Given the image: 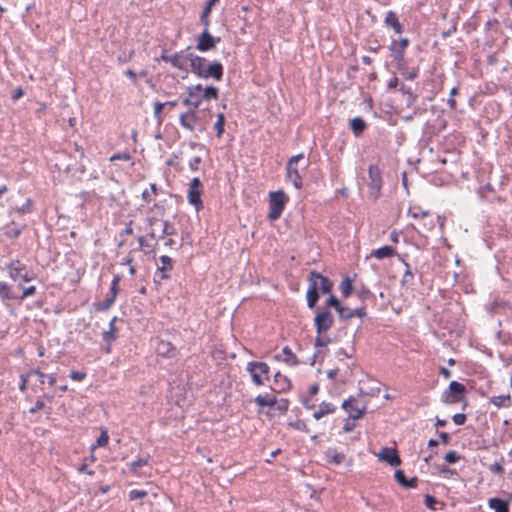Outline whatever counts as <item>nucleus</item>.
I'll list each match as a JSON object with an SVG mask.
<instances>
[{
	"label": "nucleus",
	"instance_id": "1",
	"mask_svg": "<svg viewBox=\"0 0 512 512\" xmlns=\"http://www.w3.org/2000/svg\"><path fill=\"white\" fill-rule=\"evenodd\" d=\"M332 288L333 282L328 277L315 270L311 271L308 277V289L306 293L307 306L313 309L320 298V293H331Z\"/></svg>",
	"mask_w": 512,
	"mask_h": 512
},
{
	"label": "nucleus",
	"instance_id": "2",
	"mask_svg": "<svg viewBox=\"0 0 512 512\" xmlns=\"http://www.w3.org/2000/svg\"><path fill=\"white\" fill-rule=\"evenodd\" d=\"M191 71L200 78H213L220 81L223 77V66L220 62L209 63L203 57L190 54Z\"/></svg>",
	"mask_w": 512,
	"mask_h": 512
},
{
	"label": "nucleus",
	"instance_id": "3",
	"mask_svg": "<svg viewBox=\"0 0 512 512\" xmlns=\"http://www.w3.org/2000/svg\"><path fill=\"white\" fill-rule=\"evenodd\" d=\"M288 197L283 191L270 192L269 194V214L270 220H277L280 218Z\"/></svg>",
	"mask_w": 512,
	"mask_h": 512
},
{
	"label": "nucleus",
	"instance_id": "4",
	"mask_svg": "<svg viewBox=\"0 0 512 512\" xmlns=\"http://www.w3.org/2000/svg\"><path fill=\"white\" fill-rule=\"evenodd\" d=\"M247 371L250 373L253 383L257 386L263 385L269 379L270 369L264 362H249Z\"/></svg>",
	"mask_w": 512,
	"mask_h": 512
},
{
	"label": "nucleus",
	"instance_id": "5",
	"mask_svg": "<svg viewBox=\"0 0 512 512\" xmlns=\"http://www.w3.org/2000/svg\"><path fill=\"white\" fill-rule=\"evenodd\" d=\"M368 187L369 195L372 199L376 200L382 189V177L381 171L376 165H370L368 168Z\"/></svg>",
	"mask_w": 512,
	"mask_h": 512
},
{
	"label": "nucleus",
	"instance_id": "6",
	"mask_svg": "<svg viewBox=\"0 0 512 512\" xmlns=\"http://www.w3.org/2000/svg\"><path fill=\"white\" fill-rule=\"evenodd\" d=\"M303 158L304 155L302 153L297 154L289 159L286 166V178L297 189L301 188L302 186V180L297 169V163Z\"/></svg>",
	"mask_w": 512,
	"mask_h": 512
},
{
	"label": "nucleus",
	"instance_id": "7",
	"mask_svg": "<svg viewBox=\"0 0 512 512\" xmlns=\"http://www.w3.org/2000/svg\"><path fill=\"white\" fill-rule=\"evenodd\" d=\"M465 386L457 381L450 382L448 389L443 393L442 401L446 404H455L463 399Z\"/></svg>",
	"mask_w": 512,
	"mask_h": 512
},
{
	"label": "nucleus",
	"instance_id": "8",
	"mask_svg": "<svg viewBox=\"0 0 512 512\" xmlns=\"http://www.w3.org/2000/svg\"><path fill=\"white\" fill-rule=\"evenodd\" d=\"M203 192V186L199 178H193L189 184L187 191L188 202L193 205L196 210H200L203 207L201 201V195Z\"/></svg>",
	"mask_w": 512,
	"mask_h": 512
},
{
	"label": "nucleus",
	"instance_id": "9",
	"mask_svg": "<svg viewBox=\"0 0 512 512\" xmlns=\"http://www.w3.org/2000/svg\"><path fill=\"white\" fill-rule=\"evenodd\" d=\"M334 324L332 313L328 309L318 312L314 318L317 334H325Z\"/></svg>",
	"mask_w": 512,
	"mask_h": 512
},
{
	"label": "nucleus",
	"instance_id": "10",
	"mask_svg": "<svg viewBox=\"0 0 512 512\" xmlns=\"http://www.w3.org/2000/svg\"><path fill=\"white\" fill-rule=\"evenodd\" d=\"M342 407L348 411L349 418L353 420L361 418L366 410V406L364 404H360L359 401L354 398L345 400Z\"/></svg>",
	"mask_w": 512,
	"mask_h": 512
},
{
	"label": "nucleus",
	"instance_id": "11",
	"mask_svg": "<svg viewBox=\"0 0 512 512\" xmlns=\"http://www.w3.org/2000/svg\"><path fill=\"white\" fill-rule=\"evenodd\" d=\"M204 27V31L200 35L197 43V49L202 52L213 49L216 43L220 40L219 38H214L210 35L208 31L209 26Z\"/></svg>",
	"mask_w": 512,
	"mask_h": 512
},
{
	"label": "nucleus",
	"instance_id": "12",
	"mask_svg": "<svg viewBox=\"0 0 512 512\" xmlns=\"http://www.w3.org/2000/svg\"><path fill=\"white\" fill-rule=\"evenodd\" d=\"M409 44V40L407 38H402L401 40H393L390 45L391 56L394 60L400 62L403 60L404 51Z\"/></svg>",
	"mask_w": 512,
	"mask_h": 512
},
{
	"label": "nucleus",
	"instance_id": "13",
	"mask_svg": "<svg viewBox=\"0 0 512 512\" xmlns=\"http://www.w3.org/2000/svg\"><path fill=\"white\" fill-rule=\"evenodd\" d=\"M197 121L198 117L194 109H189L187 112L182 113L179 117L180 125L189 131L195 130Z\"/></svg>",
	"mask_w": 512,
	"mask_h": 512
},
{
	"label": "nucleus",
	"instance_id": "14",
	"mask_svg": "<svg viewBox=\"0 0 512 512\" xmlns=\"http://www.w3.org/2000/svg\"><path fill=\"white\" fill-rule=\"evenodd\" d=\"M378 458L379 460L386 462L391 466H398L401 463L397 451L388 447L381 449L380 453L378 454Z\"/></svg>",
	"mask_w": 512,
	"mask_h": 512
},
{
	"label": "nucleus",
	"instance_id": "15",
	"mask_svg": "<svg viewBox=\"0 0 512 512\" xmlns=\"http://www.w3.org/2000/svg\"><path fill=\"white\" fill-rule=\"evenodd\" d=\"M190 54L191 53H176L172 56H163L162 58L164 61L170 62L176 68L186 69Z\"/></svg>",
	"mask_w": 512,
	"mask_h": 512
},
{
	"label": "nucleus",
	"instance_id": "16",
	"mask_svg": "<svg viewBox=\"0 0 512 512\" xmlns=\"http://www.w3.org/2000/svg\"><path fill=\"white\" fill-rule=\"evenodd\" d=\"M156 352L159 356L172 358L176 355V348L169 341L159 340L156 346Z\"/></svg>",
	"mask_w": 512,
	"mask_h": 512
},
{
	"label": "nucleus",
	"instance_id": "17",
	"mask_svg": "<svg viewBox=\"0 0 512 512\" xmlns=\"http://www.w3.org/2000/svg\"><path fill=\"white\" fill-rule=\"evenodd\" d=\"M6 269L8 270L10 278L16 281L20 279L22 272L26 270V266L19 260H15L10 262L6 266Z\"/></svg>",
	"mask_w": 512,
	"mask_h": 512
},
{
	"label": "nucleus",
	"instance_id": "18",
	"mask_svg": "<svg viewBox=\"0 0 512 512\" xmlns=\"http://www.w3.org/2000/svg\"><path fill=\"white\" fill-rule=\"evenodd\" d=\"M325 460L329 464L340 465L345 460V455L335 448H328L325 451Z\"/></svg>",
	"mask_w": 512,
	"mask_h": 512
},
{
	"label": "nucleus",
	"instance_id": "19",
	"mask_svg": "<svg viewBox=\"0 0 512 512\" xmlns=\"http://www.w3.org/2000/svg\"><path fill=\"white\" fill-rule=\"evenodd\" d=\"M384 22L388 27L392 28L396 34H401L403 32V26L393 11L387 12Z\"/></svg>",
	"mask_w": 512,
	"mask_h": 512
},
{
	"label": "nucleus",
	"instance_id": "20",
	"mask_svg": "<svg viewBox=\"0 0 512 512\" xmlns=\"http://www.w3.org/2000/svg\"><path fill=\"white\" fill-rule=\"evenodd\" d=\"M488 506L495 512H509V501L500 498H490Z\"/></svg>",
	"mask_w": 512,
	"mask_h": 512
},
{
	"label": "nucleus",
	"instance_id": "21",
	"mask_svg": "<svg viewBox=\"0 0 512 512\" xmlns=\"http://www.w3.org/2000/svg\"><path fill=\"white\" fill-rule=\"evenodd\" d=\"M336 411V407L332 403L322 402L319 405L318 410L313 413L315 420H320L322 417L328 414H333Z\"/></svg>",
	"mask_w": 512,
	"mask_h": 512
},
{
	"label": "nucleus",
	"instance_id": "22",
	"mask_svg": "<svg viewBox=\"0 0 512 512\" xmlns=\"http://www.w3.org/2000/svg\"><path fill=\"white\" fill-rule=\"evenodd\" d=\"M366 315L365 309L363 307L357 309H349L343 306V310L340 311L339 317L344 320L351 319L353 317H364Z\"/></svg>",
	"mask_w": 512,
	"mask_h": 512
},
{
	"label": "nucleus",
	"instance_id": "23",
	"mask_svg": "<svg viewBox=\"0 0 512 512\" xmlns=\"http://www.w3.org/2000/svg\"><path fill=\"white\" fill-rule=\"evenodd\" d=\"M394 254L395 250L390 246H383L371 252V256L377 258L378 260L390 258L394 256Z\"/></svg>",
	"mask_w": 512,
	"mask_h": 512
},
{
	"label": "nucleus",
	"instance_id": "24",
	"mask_svg": "<svg viewBox=\"0 0 512 512\" xmlns=\"http://www.w3.org/2000/svg\"><path fill=\"white\" fill-rule=\"evenodd\" d=\"M161 262V266L158 268V270L161 272V279H168L169 275L167 274L168 271L172 269V259L167 256L163 255L159 258Z\"/></svg>",
	"mask_w": 512,
	"mask_h": 512
},
{
	"label": "nucleus",
	"instance_id": "25",
	"mask_svg": "<svg viewBox=\"0 0 512 512\" xmlns=\"http://www.w3.org/2000/svg\"><path fill=\"white\" fill-rule=\"evenodd\" d=\"M350 128L355 136H360L366 129V122L361 117H355L350 120Z\"/></svg>",
	"mask_w": 512,
	"mask_h": 512
},
{
	"label": "nucleus",
	"instance_id": "26",
	"mask_svg": "<svg viewBox=\"0 0 512 512\" xmlns=\"http://www.w3.org/2000/svg\"><path fill=\"white\" fill-rule=\"evenodd\" d=\"M182 103L185 106H188L189 109H194V111H196L201 103V98L198 94L195 95L193 92L188 90V97H186Z\"/></svg>",
	"mask_w": 512,
	"mask_h": 512
},
{
	"label": "nucleus",
	"instance_id": "27",
	"mask_svg": "<svg viewBox=\"0 0 512 512\" xmlns=\"http://www.w3.org/2000/svg\"><path fill=\"white\" fill-rule=\"evenodd\" d=\"M490 403L497 408L509 407L511 404V397L509 394L493 396L490 398Z\"/></svg>",
	"mask_w": 512,
	"mask_h": 512
},
{
	"label": "nucleus",
	"instance_id": "28",
	"mask_svg": "<svg viewBox=\"0 0 512 512\" xmlns=\"http://www.w3.org/2000/svg\"><path fill=\"white\" fill-rule=\"evenodd\" d=\"M219 0H208L207 3L205 4V7L203 9V12L201 14V22L203 23L204 26H209L210 25V21H209V15L211 13V10L212 8L215 6V4L218 2Z\"/></svg>",
	"mask_w": 512,
	"mask_h": 512
},
{
	"label": "nucleus",
	"instance_id": "29",
	"mask_svg": "<svg viewBox=\"0 0 512 512\" xmlns=\"http://www.w3.org/2000/svg\"><path fill=\"white\" fill-rule=\"evenodd\" d=\"M255 402L260 407H273L276 404V398L271 395H258L255 398Z\"/></svg>",
	"mask_w": 512,
	"mask_h": 512
},
{
	"label": "nucleus",
	"instance_id": "30",
	"mask_svg": "<svg viewBox=\"0 0 512 512\" xmlns=\"http://www.w3.org/2000/svg\"><path fill=\"white\" fill-rule=\"evenodd\" d=\"M282 353L284 356L283 361L286 362L288 365L295 366L298 364L297 357L294 355V353L288 346L283 347Z\"/></svg>",
	"mask_w": 512,
	"mask_h": 512
},
{
	"label": "nucleus",
	"instance_id": "31",
	"mask_svg": "<svg viewBox=\"0 0 512 512\" xmlns=\"http://www.w3.org/2000/svg\"><path fill=\"white\" fill-rule=\"evenodd\" d=\"M148 460H149V458H148V457H146V458H139V459H137V460H135V461L131 462V463L129 464V470H130V472H131V473H133V474H135V475H140V473H139V469H140L141 467L146 466V465L148 464Z\"/></svg>",
	"mask_w": 512,
	"mask_h": 512
},
{
	"label": "nucleus",
	"instance_id": "32",
	"mask_svg": "<svg viewBox=\"0 0 512 512\" xmlns=\"http://www.w3.org/2000/svg\"><path fill=\"white\" fill-rule=\"evenodd\" d=\"M340 290H341V293L342 295L347 298L351 295L352 293V290H353V286H352V280L348 277H346L344 280H342V282L340 283V286H339Z\"/></svg>",
	"mask_w": 512,
	"mask_h": 512
},
{
	"label": "nucleus",
	"instance_id": "33",
	"mask_svg": "<svg viewBox=\"0 0 512 512\" xmlns=\"http://www.w3.org/2000/svg\"><path fill=\"white\" fill-rule=\"evenodd\" d=\"M329 307H333L338 312V314L340 313L341 310H343V305L332 294L326 300V309L329 308Z\"/></svg>",
	"mask_w": 512,
	"mask_h": 512
},
{
	"label": "nucleus",
	"instance_id": "34",
	"mask_svg": "<svg viewBox=\"0 0 512 512\" xmlns=\"http://www.w3.org/2000/svg\"><path fill=\"white\" fill-rule=\"evenodd\" d=\"M408 214L414 219L425 218L429 215L428 210H423L420 207H413L409 209Z\"/></svg>",
	"mask_w": 512,
	"mask_h": 512
},
{
	"label": "nucleus",
	"instance_id": "35",
	"mask_svg": "<svg viewBox=\"0 0 512 512\" xmlns=\"http://www.w3.org/2000/svg\"><path fill=\"white\" fill-rule=\"evenodd\" d=\"M224 124H225V116L220 113L217 116V121L214 124V129L216 130L217 136L221 137L224 132Z\"/></svg>",
	"mask_w": 512,
	"mask_h": 512
},
{
	"label": "nucleus",
	"instance_id": "36",
	"mask_svg": "<svg viewBox=\"0 0 512 512\" xmlns=\"http://www.w3.org/2000/svg\"><path fill=\"white\" fill-rule=\"evenodd\" d=\"M109 436L107 431H102L95 444L91 446L92 450L96 447H104L108 444Z\"/></svg>",
	"mask_w": 512,
	"mask_h": 512
},
{
	"label": "nucleus",
	"instance_id": "37",
	"mask_svg": "<svg viewBox=\"0 0 512 512\" xmlns=\"http://www.w3.org/2000/svg\"><path fill=\"white\" fill-rule=\"evenodd\" d=\"M147 222H148L149 226L151 227L150 231H149V236L151 238H156L157 237V231H156L155 226H160V223H162L163 221H159L158 219L152 217V218H148Z\"/></svg>",
	"mask_w": 512,
	"mask_h": 512
},
{
	"label": "nucleus",
	"instance_id": "38",
	"mask_svg": "<svg viewBox=\"0 0 512 512\" xmlns=\"http://www.w3.org/2000/svg\"><path fill=\"white\" fill-rule=\"evenodd\" d=\"M204 99H217L218 98V89L214 86H207L203 91Z\"/></svg>",
	"mask_w": 512,
	"mask_h": 512
},
{
	"label": "nucleus",
	"instance_id": "39",
	"mask_svg": "<svg viewBox=\"0 0 512 512\" xmlns=\"http://www.w3.org/2000/svg\"><path fill=\"white\" fill-rule=\"evenodd\" d=\"M164 107H165V104L162 102H156L154 104V118L156 119V121L159 124L162 123V121H163L162 112H163Z\"/></svg>",
	"mask_w": 512,
	"mask_h": 512
},
{
	"label": "nucleus",
	"instance_id": "40",
	"mask_svg": "<svg viewBox=\"0 0 512 512\" xmlns=\"http://www.w3.org/2000/svg\"><path fill=\"white\" fill-rule=\"evenodd\" d=\"M160 228H161V235L160 237L164 236V235H173L175 233V228L169 224V222L167 221H163L162 223H160Z\"/></svg>",
	"mask_w": 512,
	"mask_h": 512
},
{
	"label": "nucleus",
	"instance_id": "41",
	"mask_svg": "<svg viewBox=\"0 0 512 512\" xmlns=\"http://www.w3.org/2000/svg\"><path fill=\"white\" fill-rule=\"evenodd\" d=\"M0 296L4 299H12L10 294V287L5 282L0 281Z\"/></svg>",
	"mask_w": 512,
	"mask_h": 512
},
{
	"label": "nucleus",
	"instance_id": "42",
	"mask_svg": "<svg viewBox=\"0 0 512 512\" xmlns=\"http://www.w3.org/2000/svg\"><path fill=\"white\" fill-rule=\"evenodd\" d=\"M147 491L146 490H131L129 492V499L130 500H137V499H142L144 497L147 496Z\"/></svg>",
	"mask_w": 512,
	"mask_h": 512
},
{
	"label": "nucleus",
	"instance_id": "43",
	"mask_svg": "<svg viewBox=\"0 0 512 512\" xmlns=\"http://www.w3.org/2000/svg\"><path fill=\"white\" fill-rule=\"evenodd\" d=\"M119 282H120V276L119 275H116L114 276L113 280H112V283H111V296L116 298L117 294H118V285H119Z\"/></svg>",
	"mask_w": 512,
	"mask_h": 512
},
{
	"label": "nucleus",
	"instance_id": "44",
	"mask_svg": "<svg viewBox=\"0 0 512 512\" xmlns=\"http://www.w3.org/2000/svg\"><path fill=\"white\" fill-rule=\"evenodd\" d=\"M21 234V229L20 228H17V227H9L6 231H5V235L10 238V239H14V238H17L19 237V235Z\"/></svg>",
	"mask_w": 512,
	"mask_h": 512
},
{
	"label": "nucleus",
	"instance_id": "45",
	"mask_svg": "<svg viewBox=\"0 0 512 512\" xmlns=\"http://www.w3.org/2000/svg\"><path fill=\"white\" fill-rule=\"evenodd\" d=\"M445 461L452 464L457 462L460 459V455L456 451H449L445 457Z\"/></svg>",
	"mask_w": 512,
	"mask_h": 512
},
{
	"label": "nucleus",
	"instance_id": "46",
	"mask_svg": "<svg viewBox=\"0 0 512 512\" xmlns=\"http://www.w3.org/2000/svg\"><path fill=\"white\" fill-rule=\"evenodd\" d=\"M324 334H317L315 338L316 347H326L330 342V339L323 337Z\"/></svg>",
	"mask_w": 512,
	"mask_h": 512
},
{
	"label": "nucleus",
	"instance_id": "47",
	"mask_svg": "<svg viewBox=\"0 0 512 512\" xmlns=\"http://www.w3.org/2000/svg\"><path fill=\"white\" fill-rule=\"evenodd\" d=\"M424 502L429 509L436 510L435 505L438 503V501L434 496L426 495Z\"/></svg>",
	"mask_w": 512,
	"mask_h": 512
},
{
	"label": "nucleus",
	"instance_id": "48",
	"mask_svg": "<svg viewBox=\"0 0 512 512\" xmlns=\"http://www.w3.org/2000/svg\"><path fill=\"white\" fill-rule=\"evenodd\" d=\"M289 425L300 431H308L307 424L303 420H297L295 422L289 423Z\"/></svg>",
	"mask_w": 512,
	"mask_h": 512
},
{
	"label": "nucleus",
	"instance_id": "49",
	"mask_svg": "<svg viewBox=\"0 0 512 512\" xmlns=\"http://www.w3.org/2000/svg\"><path fill=\"white\" fill-rule=\"evenodd\" d=\"M202 159L199 156L193 157L189 161V168L191 171H197L199 169V164L201 163Z\"/></svg>",
	"mask_w": 512,
	"mask_h": 512
},
{
	"label": "nucleus",
	"instance_id": "50",
	"mask_svg": "<svg viewBox=\"0 0 512 512\" xmlns=\"http://www.w3.org/2000/svg\"><path fill=\"white\" fill-rule=\"evenodd\" d=\"M457 94V88L456 87H453L450 91V97L447 101L449 107L451 109H455L456 108V100H455V95Z\"/></svg>",
	"mask_w": 512,
	"mask_h": 512
},
{
	"label": "nucleus",
	"instance_id": "51",
	"mask_svg": "<svg viewBox=\"0 0 512 512\" xmlns=\"http://www.w3.org/2000/svg\"><path fill=\"white\" fill-rule=\"evenodd\" d=\"M116 298L112 297L111 295L108 296L101 304H100V307L99 309L101 310H106L108 308H110L114 301H115Z\"/></svg>",
	"mask_w": 512,
	"mask_h": 512
},
{
	"label": "nucleus",
	"instance_id": "52",
	"mask_svg": "<svg viewBox=\"0 0 512 512\" xmlns=\"http://www.w3.org/2000/svg\"><path fill=\"white\" fill-rule=\"evenodd\" d=\"M69 377L74 381H82L86 378V373L81 371H72Z\"/></svg>",
	"mask_w": 512,
	"mask_h": 512
},
{
	"label": "nucleus",
	"instance_id": "53",
	"mask_svg": "<svg viewBox=\"0 0 512 512\" xmlns=\"http://www.w3.org/2000/svg\"><path fill=\"white\" fill-rule=\"evenodd\" d=\"M395 479L397 480V482L399 484H401L402 486L405 487L407 479H406L405 474H404V472L402 470H397L395 472Z\"/></svg>",
	"mask_w": 512,
	"mask_h": 512
},
{
	"label": "nucleus",
	"instance_id": "54",
	"mask_svg": "<svg viewBox=\"0 0 512 512\" xmlns=\"http://www.w3.org/2000/svg\"><path fill=\"white\" fill-rule=\"evenodd\" d=\"M452 420L456 425H463L466 421V415L463 413L455 414L452 417Z\"/></svg>",
	"mask_w": 512,
	"mask_h": 512
},
{
	"label": "nucleus",
	"instance_id": "55",
	"mask_svg": "<svg viewBox=\"0 0 512 512\" xmlns=\"http://www.w3.org/2000/svg\"><path fill=\"white\" fill-rule=\"evenodd\" d=\"M28 376L29 377L36 376L38 378V380L40 381V383H42V384L45 382V378L47 377L46 374H44L43 372H41L39 370L31 371Z\"/></svg>",
	"mask_w": 512,
	"mask_h": 512
},
{
	"label": "nucleus",
	"instance_id": "56",
	"mask_svg": "<svg viewBox=\"0 0 512 512\" xmlns=\"http://www.w3.org/2000/svg\"><path fill=\"white\" fill-rule=\"evenodd\" d=\"M45 406L44 402L43 401H36V403L34 404V406H32L30 409H29V412L34 414L36 412H38L39 410L43 409Z\"/></svg>",
	"mask_w": 512,
	"mask_h": 512
},
{
	"label": "nucleus",
	"instance_id": "57",
	"mask_svg": "<svg viewBox=\"0 0 512 512\" xmlns=\"http://www.w3.org/2000/svg\"><path fill=\"white\" fill-rule=\"evenodd\" d=\"M403 263H404V265L406 267V270L404 272V277H403L402 282L406 283V282H408V279H407L408 277H410V278L413 277V273L411 272L410 265L407 262H405V261H403Z\"/></svg>",
	"mask_w": 512,
	"mask_h": 512
},
{
	"label": "nucleus",
	"instance_id": "58",
	"mask_svg": "<svg viewBox=\"0 0 512 512\" xmlns=\"http://www.w3.org/2000/svg\"><path fill=\"white\" fill-rule=\"evenodd\" d=\"M36 292L35 286H30L24 289L21 299L27 298L29 296L34 295Z\"/></svg>",
	"mask_w": 512,
	"mask_h": 512
},
{
	"label": "nucleus",
	"instance_id": "59",
	"mask_svg": "<svg viewBox=\"0 0 512 512\" xmlns=\"http://www.w3.org/2000/svg\"><path fill=\"white\" fill-rule=\"evenodd\" d=\"M129 159H130V155L127 154V153L114 154L110 158L111 161H114V160H125V161H128Z\"/></svg>",
	"mask_w": 512,
	"mask_h": 512
},
{
	"label": "nucleus",
	"instance_id": "60",
	"mask_svg": "<svg viewBox=\"0 0 512 512\" xmlns=\"http://www.w3.org/2000/svg\"><path fill=\"white\" fill-rule=\"evenodd\" d=\"M103 340L107 343H110L111 341L115 340L114 332L111 330L105 331L103 333Z\"/></svg>",
	"mask_w": 512,
	"mask_h": 512
},
{
	"label": "nucleus",
	"instance_id": "61",
	"mask_svg": "<svg viewBox=\"0 0 512 512\" xmlns=\"http://www.w3.org/2000/svg\"><path fill=\"white\" fill-rule=\"evenodd\" d=\"M354 427H355V423L348 419L343 426V430H344V432H350L354 429Z\"/></svg>",
	"mask_w": 512,
	"mask_h": 512
},
{
	"label": "nucleus",
	"instance_id": "62",
	"mask_svg": "<svg viewBox=\"0 0 512 512\" xmlns=\"http://www.w3.org/2000/svg\"><path fill=\"white\" fill-rule=\"evenodd\" d=\"M152 193L149 192L147 189H145L143 192H142V198L145 202L149 203L151 202L152 200Z\"/></svg>",
	"mask_w": 512,
	"mask_h": 512
},
{
	"label": "nucleus",
	"instance_id": "63",
	"mask_svg": "<svg viewBox=\"0 0 512 512\" xmlns=\"http://www.w3.org/2000/svg\"><path fill=\"white\" fill-rule=\"evenodd\" d=\"M337 355L338 357L342 360L343 358H350L352 356V354L346 352L345 349L341 348L339 349V351L337 352Z\"/></svg>",
	"mask_w": 512,
	"mask_h": 512
},
{
	"label": "nucleus",
	"instance_id": "64",
	"mask_svg": "<svg viewBox=\"0 0 512 512\" xmlns=\"http://www.w3.org/2000/svg\"><path fill=\"white\" fill-rule=\"evenodd\" d=\"M23 96V90L21 88H18L14 91L12 98L13 100H18Z\"/></svg>",
	"mask_w": 512,
	"mask_h": 512
}]
</instances>
